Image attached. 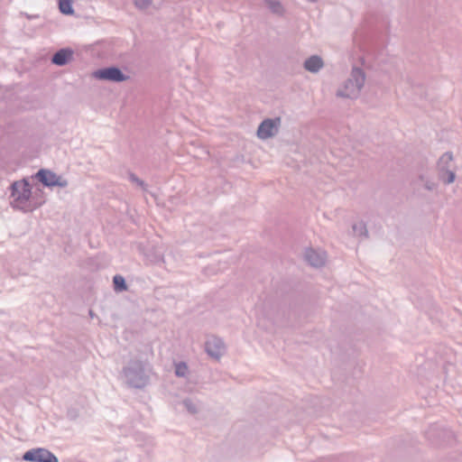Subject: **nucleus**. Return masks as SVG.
<instances>
[{"label": "nucleus", "instance_id": "f257e3e1", "mask_svg": "<svg viewBox=\"0 0 462 462\" xmlns=\"http://www.w3.org/2000/svg\"><path fill=\"white\" fill-rule=\"evenodd\" d=\"M122 374L125 384L134 389H143L150 382L146 364L141 360L131 359L123 367Z\"/></svg>", "mask_w": 462, "mask_h": 462}, {"label": "nucleus", "instance_id": "f03ea898", "mask_svg": "<svg viewBox=\"0 0 462 462\" xmlns=\"http://www.w3.org/2000/svg\"><path fill=\"white\" fill-rule=\"evenodd\" d=\"M10 197L14 199L11 206L15 209H22V205L28 202L32 197V185L30 181L23 178L14 181L10 187Z\"/></svg>", "mask_w": 462, "mask_h": 462}, {"label": "nucleus", "instance_id": "7ed1b4c3", "mask_svg": "<svg viewBox=\"0 0 462 462\" xmlns=\"http://www.w3.org/2000/svg\"><path fill=\"white\" fill-rule=\"evenodd\" d=\"M92 76L98 80L121 83L129 79L123 70L115 65L97 69L92 73Z\"/></svg>", "mask_w": 462, "mask_h": 462}, {"label": "nucleus", "instance_id": "20e7f679", "mask_svg": "<svg viewBox=\"0 0 462 462\" xmlns=\"http://www.w3.org/2000/svg\"><path fill=\"white\" fill-rule=\"evenodd\" d=\"M34 178L47 188H66L68 186V180L63 179L61 176L57 175L51 170L40 169L34 175Z\"/></svg>", "mask_w": 462, "mask_h": 462}, {"label": "nucleus", "instance_id": "39448f33", "mask_svg": "<svg viewBox=\"0 0 462 462\" xmlns=\"http://www.w3.org/2000/svg\"><path fill=\"white\" fill-rule=\"evenodd\" d=\"M22 459L26 462H59L55 454L45 448H33L23 454Z\"/></svg>", "mask_w": 462, "mask_h": 462}, {"label": "nucleus", "instance_id": "423d86ee", "mask_svg": "<svg viewBox=\"0 0 462 462\" xmlns=\"http://www.w3.org/2000/svg\"><path fill=\"white\" fill-rule=\"evenodd\" d=\"M352 76L355 81L350 79L346 85V90L340 92L339 96L352 97H355L360 91L365 82L364 73L360 69H356L353 70Z\"/></svg>", "mask_w": 462, "mask_h": 462}, {"label": "nucleus", "instance_id": "0eeeda50", "mask_svg": "<svg viewBox=\"0 0 462 462\" xmlns=\"http://www.w3.org/2000/svg\"><path fill=\"white\" fill-rule=\"evenodd\" d=\"M281 119H266L264 120L259 126L257 130V135L261 139H266L274 134V133L278 130L280 125Z\"/></svg>", "mask_w": 462, "mask_h": 462}, {"label": "nucleus", "instance_id": "6e6552de", "mask_svg": "<svg viewBox=\"0 0 462 462\" xmlns=\"http://www.w3.org/2000/svg\"><path fill=\"white\" fill-rule=\"evenodd\" d=\"M74 51L70 48H61L51 57V63L60 67L67 65L73 58Z\"/></svg>", "mask_w": 462, "mask_h": 462}, {"label": "nucleus", "instance_id": "1a4fd4ad", "mask_svg": "<svg viewBox=\"0 0 462 462\" xmlns=\"http://www.w3.org/2000/svg\"><path fill=\"white\" fill-rule=\"evenodd\" d=\"M206 346L208 354L215 358H218L225 351L222 341L217 337L208 339Z\"/></svg>", "mask_w": 462, "mask_h": 462}, {"label": "nucleus", "instance_id": "9d476101", "mask_svg": "<svg viewBox=\"0 0 462 462\" xmlns=\"http://www.w3.org/2000/svg\"><path fill=\"white\" fill-rule=\"evenodd\" d=\"M306 258L311 265L320 266L324 263L325 254L323 253H318L314 250H309L306 253Z\"/></svg>", "mask_w": 462, "mask_h": 462}, {"label": "nucleus", "instance_id": "9b49d317", "mask_svg": "<svg viewBox=\"0 0 462 462\" xmlns=\"http://www.w3.org/2000/svg\"><path fill=\"white\" fill-rule=\"evenodd\" d=\"M323 66L322 60L318 56H312L309 58L304 64L307 70L311 72L318 71Z\"/></svg>", "mask_w": 462, "mask_h": 462}, {"label": "nucleus", "instance_id": "f8f14e48", "mask_svg": "<svg viewBox=\"0 0 462 462\" xmlns=\"http://www.w3.org/2000/svg\"><path fill=\"white\" fill-rule=\"evenodd\" d=\"M73 0H58V6L60 12L64 15L74 14V8L72 6Z\"/></svg>", "mask_w": 462, "mask_h": 462}, {"label": "nucleus", "instance_id": "ddd939ff", "mask_svg": "<svg viewBox=\"0 0 462 462\" xmlns=\"http://www.w3.org/2000/svg\"><path fill=\"white\" fill-rule=\"evenodd\" d=\"M113 288L116 292H123L127 291V283L125 279L120 274H116L113 277Z\"/></svg>", "mask_w": 462, "mask_h": 462}, {"label": "nucleus", "instance_id": "4468645a", "mask_svg": "<svg viewBox=\"0 0 462 462\" xmlns=\"http://www.w3.org/2000/svg\"><path fill=\"white\" fill-rule=\"evenodd\" d=\"M183 407L187 410L189 414H196L199 411L198 404L191 399L186 398L181 402Z\"/></svg>", "mask_w": 462, "mask_h": 462}, {"label": "nucleus", "instance_id": "2eb2a0df", "mask_svg": "<svg viewBox=\"0 0 462 462\" xmlns=\"http://www.w3.org/2000/svg\"><path fill=\"white\" fill-rule=\"evenodd\" d=\"M174 365H175L174 373L177 377L186 376L189 368L185 362L180 361L179 363H175Z\"/></svg>", "mask_w": 462, "mask_h": 462}, {"label": "nucleus", "instance_id": "dca6fc26", "mask_svg": "<svg viewBox=\"0 0 462 462\" xmlns=\"http://www.w3.org/2000/svg\"><path fill=\"white\" fill-rule=\"evenodd\" d=\"M152 0H134V6L139 10H146L152 5Z\"/></svg>", "mask_w": 462, "mask_h": 462}, {"label": "nucleus", "instance_id": "f3484780", "mask_svg": "<svg viewBox=\"0 0 462 462\" xmlns=\"http://www.w3.org/2000/svg\"><path fill=\"white\" fill-rule=\"evenodd\" d=\"M129 180L137 184L139 187H141L143 189H146V184L143 180L139 179L134 173L129 172L128 174Z\"/></svg>", "mask_w": 462, "mask_h": 462}, {"label": "nucleus", "instance_id": "a211bd4d", "mask_svg": "<svg viewBox=\"0 0 462 462\" xmlns=\"http://www.w3.org/2000/svg\"><path fill=\"white\" fill-rule=\"evenodd\" d=\"M151 262L154 264H162L164 263V257L160 252H154Z\"/></svg>", "mask_w": 462, "mask_h": 462}, {"label": "nucleus", "instance_id": "6ab92c4d", "mask_svg": "<svg viewBox=\"0 0 462 462\" xmlns=\"http://www.w3.org/2000/svg\"><path fill=\"white\" fill-rule=\"evenodd\" d=\"M270 8L274 13H280L282 11V6L279 3H270Z\"/></svg>", "mask_w": 462, "mask_h": 462}, {"label": "nucleus", "instance_id": "aec40b11", "mask_svg": "<svg viewBox=\"0 0 462 462\" xmlns=\"http://www.w3.org/2000/svg\"><path fill=\"white\" fill-rule=\"evenodd\" d=\"M454 179H455L454 173L450 172L449 179H448V182H452L454 180Z\"/></svg>", "mask_w": 462, "mask_h": 462}, {"label": "nucleus", "instance_id": "412c9836", "mask_svg": "<svg viewBox=\"0 0 462 462\" xmlns=\"http://www.w3.org/2000/svg\"><path fill=\"white\" fill-rule=\"evenodd\" d=\"M89 314H90V316H93V311L89 310Z\"/></svg>", "mask_w": 462, "mask_h": 462}]
</instances>
